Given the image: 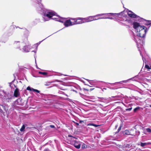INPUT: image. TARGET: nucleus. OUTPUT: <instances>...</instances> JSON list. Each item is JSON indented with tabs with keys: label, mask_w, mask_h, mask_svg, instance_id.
Segmentation results:
<instances>
[{
	"label": "nucleus",
	"mask_w": 151,
	"mask_h": 151,
	"mask_svg": "<svg viewBox=\"0 0 151 151\" xmlns=\"http://www.w3.org/2000/svg\"><path fill=\"white\" fill-rule=\"evenodd\" d=\"M133 27L135 29L137 35H135L134 33L132 32H131V34L132 35L134 40L137 43L138 49L140 52V55L142 56V59L144 63L145 62L146 64V59L142 54L141 51V50H142L143 49V45L144 44L143 42L141 40V39L142 38H144L145 37L146 34L148 31L149 28L147 29L145 26H141L137 22H134Z\"/></svg>",
	"instance_id": "1"
},
{
	"label": "nucleus",
	"mask_w": 151,
	"mask_h": 151,
	"mask_svg": "<svg viewBox=\"0 0 151 151\" xmlns=\"http://www.w3.org/2000/svg\"><path fill=\"white\" fill-rule=\"evenodd\" d=\"M116 14H114L113 13H102L99 14H98L95 16H90L86 18H83V20L84 23L90 22L93 20H95L99 19V18H97L98 17L101 16L103 15H106L109 14H111L112 15H114Z\"/></svg>",
	"instance_id": "2"
},
{
	"label": "nucleus",
	"mask_w": 151,
	"mask_h": 151,
	"mask_svg": "<svg viewBox=\"0 0 151 151\" xmlns=\"http://www.w3.org/2000/svg\"><path fill=\"white\" fill-rule=\"evenodd\" d=\"M127 14L128 15L131 17L135 18H136V19H138L139 21H146L145 19L142 18L140 17H139L137 16V15H136L133 12H132L130 11H129V12L127 13Z\"/></svg>",
	"instance_id": "3"
},
{
	"label": "nucleus",
	"mask_w": 151,
	"mask_h": 151,
	"mask_svg": "<svg viewBox=\"0 0 151 151\" xmlns=\"http://www.w3.org/2000/svg\"><path fill=\"white\" fill-rule=\"evenodd\" d=\"M124 12H121L120 13H116V14L114 15H112L111 14H110L111 16H113V17L116 16V15H121L122 16L120 17V19H119L120 21H127L128 22H129V20L127 19V17L126 15H124L123 14V13Z\"/></svg>",
	"instance_id": "4"
},
{
	"label": "nucleus",
	"mask_w": 151,
	"mask_h": 151,
	"mask_svg": "<svg viewBox=\"0 0 151 151\" xmlns=\"http://www.w3.org/2000/svg\"><path fill=\"white\" fill-rule=\"evenodd\" d=\"M83 18L78 17L76 18H71V20L73 21L74 25L84 23Z\"/></svg>",
	"instance_id": "5"
},
{
	"label": "nucleus",
	"mask_w": 151,
	"mask_h": 151,
	"mask_svg": "<svg viewBox=\"0 0 151 151\" xmlns=\"http://www.w3.org/2000/svg\"><path fill=\"white\" fill-rule=\"evenodd\" d=\"M14 81V80L12 82L10 83L9 85H10V87H11V88L12 87V86L13 85L14 86V87L15 88H16V89H15L14 91V96L15 97H17L19 96L20 94H19V89L17 87V86L15 85L14 84H13L12 83Z\"/></svg>",
	"instance_id": "6"
},
{
	"label": "nucleus",
	"mask_w": 151,
	"mask_h": 151,
	"mask_svg": "<svg viewBox=\"0 0 151 151\" xmlns=\"http://www.w3.org/2000/svg\"><path fill=\"white\" fill-rule=\"evenodd\" d=\"M23 43L20 42L19 41H15L14 42V45L15 46H16L17 49H19L20 50H21V45H22Z\"/></svg>",
	"instance_id": "7"
},
{
	"label": "nucleus",
	"mask_w": 151,
	"mask_h": 151,
	"mask_svg": "<svg viewBox=\"0 0 151 151\" xmlns=\"http://www.w3.org/2000/svg\"><path fill=\"white\" fill-rule=\"evenodd\" d=\"M105 82L102 81H98L96 80H92L90 82V84L91 85H96L98 83H102Z\"/></svg>",
	"instance_id": "8"
},
{
	"label": "nucleus",
	"mask_w": 151,
	"mask_h": 151,
	"mask_svg": "<svg viewBox=\"0 0 151 151\" xmlns=\"http://www.w3.org/2000/svg\"><path fill=\"white\" fill-rule=\"evenodd\" d=\"M74 145L76 148L79 149L81 147V144L79 141H74Z\"/></svg>",
	"instance_id": "9"
},
{
	"label": "nucleus",
	"mask_w": 151,
	"mask_h": 151,
	"mask_svg": "<svg viewBox=\"0 0 151 151\" xmlns=\"http://www.w3.org/2000/svg\"><path fill=\"white\" fill-rule=\"evenodd\" d=\"M151 144L150 142H144L143 143L140 142V143L138 144V145H140L141 147H144L146 146L147 145H149Z\"/></svg>",
	"instance_id": "10"
},
{
	"label": "nucleus",
	"mask_w": 151,
	"mask_h": 151,
	"mask_svg": "<svg viewBox=\"0 0 151 151\" xmlns=\"http://www.w3.org/2000/svg\"><path fill=\"white\" fill-rule=\"evenodd\" d=\"M30 48L29 47V46L28 45H26L24 46L23 48L22 49V50L23 51L25 52H29L30 50Z\"/></svg>",
	"instance_id": "11"
},
{
	"label": "nucleus",
	"mask_w": 151,
	"mask_h": 151,
	"mask_svg": "<svg viewBox=\"0 0 151 151\" xmlns=\"http://www.w3.org/2000/svg\"><path fill=\"white\" fill-rule=\"evenodd\" d=\"M5 95H4V97L6 99L10 100L12 99V96L9 93H4Z\"/></svg>",
	"instance_id": "12"
},
{
	"label": "nucleus",
	"mask_w": 151,
	"mask_h": 151,
	"mask_svg": "<svg viewBox=\"0 0 151 151\" xmlns=\"http://www.w3.org/2000/svg\"><path fill=\"white\" fill-rule=\"evenodd\" d=\"M123 133L124 135H131V132L128 130H126L123 132ZM131 135H132L131 134Z\"/></svg>",
	"instance_id": "13"
},
{
	"label": "nucleus",
	"mask_w": 151,
	"mask_h": 151,
	"mask_svg": "<svg viewBox=\"0 0 151 151\" xmlns=\"http://www.w3.org/2000/svg\"><path fill=\"white\" fill-rule=\"evenodd\" d=\"M127 82V81H120V82H116L114 83H110V84H111V85H116V84H122V82L126 83Z\"/></svg>",
	"instance_id": "14"
},
{
	"label": "nucleus",
	"mask_w": 151,
	"mask_h": 151,
	"mask_svg": "<svg viewBox=\"0 0 151 151\" xmlns=\"http://www.w3.org/2000/svg\"><path fill=\"white\" fill-rule=\"evenodd\" d=\"M21 99L19 98L16 101V103L18 105H20L21 103Z\"/></svg>",
	"instance_id": "15"
},
{
	"label": "nucleus",
	"mask_w": 151,
	"mask_h": 151,
	"mask_svg": "<svg viewBox=\"0 0 151 151\" xmlns=\"http://www.w3.org/2000/svg\"><path fill=\"white\" fill-rule=\"evenodd\" d=\"M87 126H94V127H96L99 126V125H97L96 124L92 123H89L87 124Z\"/></svg>",
	"instance_id": "16"
},
{
	"label": "nucleus",
	"mask_w": 151,
	"mask_h": 151,
	"mask_svg": "<svg viewBox=\"0 0 151 151\" xmlns=\"http://www.w3.org/2000/svg\"><path fill=\"white\" fill-rule=\"evenodd\" d=\"M97 18H98V17H97ZM100 19H113V18L112 17H101V18H99Z\"/></svg>",
	"instance_id": "17"
},
{
	"label": "nucleus",
	"mask_w": 151,
	"mask_h": 151,
	"mask_svg": "<svg viewBox=\"0 0 151 151\" xmlns=\"http://www.w3.org/2000/svg\"><path fill=\"white\" fill-rule=\"evenodd\" d=\"M87 145L86 144L83 143L82 145L81 148L83 149H84L87 148Z\"/></svg>",
	"instance_id": "18"
},
{
	"label": "nucleus",
	"mask_w": 151,
	"mask_h": 151,
	"mask_svg": "<svg viewBox=\"0 0 151 151\" xmlns=\"http://www.w3.org/2000/svg\"><path fill=\"white\" fill-rule=\"evenodd\" d=\"M145 25L147 26L149 25H151V21H146V23H145Z\"/></svg>",
	"instance_id": "19"
},
{
	"label": "nucleus",
	"mask_w": 151,
	"mask_h": 151,
	"mask_svg": "<svg viewBox=\"0 0 151 151\" xmlns=\"http://www.w3.org/2000/svg\"><path fill=\"white\" fill-rule=\"evenodd\" d=\"M111 97L115 98L114 100H119V95H117L115 96H111Z\"/></svg>",
	"instance_id": "20"
},
{
	"label": "nucleus",
	"mask_w": 151,
	"mask_h": 151,
	"mask_svg": "<svg viewBox=\"0 0 151 151\" xmlns=\"http://www.w3.org/2000/svg\"><path fill=\"white\" fill-rule=\"evenodd\" d=\"M140 108H141V107L139 106H137L136 108H135L134 109V112H136L137 110H139Z\"/></svg>",
	"instance_id": "21"
},
{
	"label": "nucleus",
	"mask_w": 151,
	"mask_h": 151,
	"mask_svg": "<svg viewBox=\"0 0 151 151\" xmlns=\"http://www.w3.org/2000/svg\"><path fill=\"white\" fill-rule=\"evenodd\" d=\"M25 128V127L24 125H23L22 126V127L20 129V131L21 132L23 131L24 130Z\"/></svg>",
	"instance_id": "22"
},
{
	"label": "nucleus",
	"mask_w": 151,
	"mask_h": 151,
	"mask_svg": "<svg viewBox=\"0 0 151 151\" xmlns=\"http://www.w3.org/2000/svg\"><path fill=\"white\" fill-rule=\"evenodd\" d=\"M39 73L40 74H41L43 75H46L47 74V73L45 72H39Z\"/></svg>",
	"instance_id": "23"
},
{
	"label": "nucleus",
	"mask_w": 151,
	"mask_h": 151,
	"mask_svg": "<svg viewBox=\"0 0 151 151\" xmlns=\"http://www.w3.org/2000/svg\"><path fill=\"white\" fill-rule=\"evenodd\" d=\"M145 67L148 70L151 69V65L149 66L148 65L146 64L145 65Z\"/></svg>",
	"instance_id": "24"
},
{
	"label": "nucleus",
	"mask_w": 151,
	"mask_h": 151,
	"mask_svg": "<svg viewBox=\"0 0 151 151\" xmlns=\"http://www.w3.org/2000/svg\"><path fill=\"white\" fill-rule=\"evenodd\" d=\"M122 127V125H120V126L119 127V128L117 130V132H116L115 134H116V133H118V132H119L120 131V130L121 129Z\"/></svg>",
	"instance_id": "25"
},
{
	"label": "nucleus",
	"mask_w": 151,
	"mask_h": 151,
	"mask_svg": "<svg viewBox=\"0 0 151 151\" xmlns=\"http://www.w3.org/2000/svg\"><path fill=\"white\" fill-rule=\"evenodd\" d=\"M32 89H33V88H31L29 86H28L27 88V90H28V91H32Z\"/></svg>",
	"instance_id": "26"
},
{
	"label": "nucleus",
	"mask_w": 151,
	"mask_h": 151,
	"mask_svg": "<svg viewBox=\"0 0 151 151\" xmlns=\"http://www.w3.org/2000/svg\"><path fill=\"white\" fill-rule=\"evenodd\" d=\"M146 130L148 132L151 133V129L150 128H146Z\"/></svg>",
	"instance_id": "27"
},
{
	"label": "nucleus",
	"mask_w": 151,
	"mask_h": 151,
	"mask_svg": "<svg viewBox=\"0 0 151 151\" xmlns=\"http://www.w3.org/2000/svg\"><path fill=\"white\" fill-rule=\"evenodd\" d=\"M32 91H35L37 92V93H39L40 92V91L37 89H32Z\"/></svg>",
	"instance_id": "28"
},
{
	"label": "nucleus",
	"mask_w": 151,
	"mask_h": 151,
	"mask_svg": "<svg viewBox=\"0 0 151 151\" xmlns=\"http://www.w3.org/2000/svg\"><path fill=\"white\" fill-rule=\"evenodd\" d=\"M104 83H98V84H99V86H102L103 85V84L104 83H106L105 82H104Z\"/></svg>",
	"instance_id": "29"
},
{
	"label": "nucleus",
	"mask_w": 151,
	"mask_h": 151,
	"mask_svg": "<svg viewBox=\"0 0 151 151\" xmlns=\"http://www.w3.org/2000/svg\"><path fill=\"white\" fill-rule=\"evenodd\" d=\"M132 109V107H131L130 108H128V109H126V111H130Z\"/></svg>",
	"instance_id": "30"
},
{
	"label": "nucleus",
	"mask_w": 151,
	"mask_h": 151,
	"mask_svg": "<svg viewBox=\"0 0 151 151\" xmlns=\"http://www.w3.org/2000/svg\"><path fill=\"white\" fill-rule=\"evenodd\" d=\"M43 151H50V150L48 148L45 149Z\"/></svg>",
	"instance_id": "31"
},
{
	"label": "nucleus",
	"mask_w": 151,
	"mask_h": 151,
	"mask_svg": "<svg viewBox=\"0 0 151 151\" xmlns=\"http://www.w3.org/2000/svg\"><path fill=\"white\" fill-rule=\"evenodd\" d=\"M2 106V107L5 110H6V108H5V106H4V105H1Z\"/></svg>",
	"instance_id": "32"
},
{
	"label": "nucleus",
	"mask_w": 151,
	"mask_h": 151,
	"mask_svg": "<svg viewBox=\"0 0 151 151\" xmlns=\"http://www.w3.org/2000/svg\"><path fill=\"white\" fill-rule=\"evenodd\" d=\"M68 137H73L74 138H75V139H76V138L75 137H73V136H72L71 135H68Z\"/></svg>",
	"instance_id": "33"
},
{
	"label": "nucleus",
	"mask_w": 151,
	"mask_h": 151,
	"mask_svg": "<svg viewBox=\"0 0 151 151\" xmlns=\"http://www.w3.org/2000/svg\"><path fill=\"white\" fill-rule=\"evenodd\" d=\"M122 104H123L126 107H128V106H127L123 102H121Z\"/></svg>",
	"instance_id": "34"
},
{
	"label": "nucleus",
	"mask_w": 151,
	"mask_h": 151,
	"mask_svg": "<svg viewBox=\"0 0 151 151\" xmlns=\"http://www.w3.org/2000/svg\"><path fill=\"white\" fill-rule=\"evenodd\" d=\"M98 98L99 99H102V100H104L105 99L104 98H103V97H98Z\"/></svg>",
	"instance_id": "35"
},
{
	"label": "nucleus",
	"mask_w": 151,
	"mask_h": 151,
	"mask_svg": "<svg viewBox=\"0 0 151 151\" xmlns=\"http://www.w3.org/2000/svg\"><path fill=\"white\" fill-rule=\"evenodd\" d=\"M50 127L52 128H54L55 127V126L53 125H50Z\"/></svg>",
	"instance_id": "36"
},
{
	"label": "nucleus",
	"mask_w": 151,
	"mask_h": 151,
	"mask_svg": "<svg viewBox=\"0 0 151 151\" xmlns=\"http://www.w3.org/2000/svg\"><path fill=\"white\" fill-rule=\"evenodd\" d=\"M74 123H75L77 125V126H78L79 125V123H75V122H73Z\"/></svg>",
	"instance_id": "37"
},
{
	"label": "nucleus",
	"mask_w": 151,
	"mask_h": 151,
	"mask_svg": "<svg viewBox=\"0 0 151 151\" xmlns=\"http://www.w3.org/2000/svg\"><path fill=\"white\" fill-rule=\"evenodd\" d=\"M119 23L121 25H122L123 24L122 23L120 22H119Z\"/></svg>",
	"instance_id": "38"
},
{
	"label": "nucleus",
	"mask_w": 151,
	"mask_h": 151,
	"mask_svg": "<svg viewBox=\"0 0 151 151\" xmlns=\"http://www.w3.org/2000/svg\"><path fill=\"white\" fill-rule=\"evenodd\" d=\"M86 80L87 81H88L89 82V83H90V81H91V80H88V79H86Z\"/></svg>",
	"instance_id": "39"
},
{
	"label": "nucleus",
	"mask_w": 151,
	"mask_h": 151,
	"mask_svg": "<svg viewBox=\"0 0 151 151\" xmlns=\"http://www.w3.org/2000/svg\"><path fill=\"white\" fill-rule=\"evenodd\" d=\"M132 104H129V106H131H131H132Z\"/></svg>",
	"instance_id": "40"
},
{
	"label": "nucleus",
	"mask_w": 151,
	"mask_h": 151,
	"mask_svg": "<svg viewBox=\"0 0 151 151\" xmlns=\"http://www.w3.org/2000/svg\"><path fill=\"white\" fill-rule=\"evenodd\" d=\"M82 122H83V121H82V120H80V121H79V123H82Z\"/></svg>",
	"instance_id": "41"
},
{
	"label": "nucleus",
	"mask_w": 151,
	"mask_h": 151,
	"mask_svg": "<svg viewBox=\"0 0 151 151\" xmlns=\"http://www.w3.org/2000/svg\"><path fill=\"white\" fill-rule=\"evenodd\" d=\"M84 90L85 91H88V89H86V88H83Z\"/></svg>",
	"instance_id": "42"
},
{
	"label": "nucleus",
	"mask_w": 151,
	"mask_h": 151,
	"mask_svg": "<svg viewBox=\"0 0 151 151\" xmlns=\"http://www.w3.org/2000/svg\"><path fill=\"white\" fill-rule=\"evenodd\" d=\"M84 90L85 91H88V89H86V88H83Z\"/></svg>",
	"instance_id": "43"
},
{
	"label": "nucleus",
	"mask_w": 151,
	"mask_h": 151,
	"mask_svg": "<svg viewBox=\"0 0 151 151\" xmlns=\"http://www.w3.org/2000/svg\"><path fill=\"white\" fill-rule=\"evenodd\" d=\"M45 39L43 40H42V41H40L39 43H37V44H39L42 41H43V40H45Z\"/></svg>",
	"instance_id": "44"
},
{
	"label": "nucleus",
	"mask_w": 151,
	"mask_h": 151,
	"mask_svg": "<svg viewBox=\"0 0 151 151\" xmlns=\"http://www.w3.org/2000/svg\"><path fill=\"white\" fill-rule=\"evenodd\" d=\"M63 75V74H61L60 73H59V74L57 75H58V76H61V75Z\"/></svg>",
	"instance_id": "45"
},
{
	"label": "nucleus",
	"mask_w": 151,
	"mask_h": 151,
	"mask_svg": "<svg viewBox=\"0 0 151 151\" xmlns=\"http://www.w3.org/2000/svg\"><path fill=\"white\" fill-rule=\"evenodd\" d=\"M94 89V88H91V89H90V91H92V90H93V89Z\"/></svg>",
	"instance_id": "46"
},
{
	"label": "nucleus",
	"mask_w": 151,
	"mask_h": 151,
	"mask_svg": "<svg viewBox=\"0 0 151 151\" xmlns=\"http://www.w3.org/2000/svg\"><path fill=\"white\" fill-rule=\"evenodd\" d=\"M32 52H33L35 53H36V50L33 51H32Z\"/></svg>",
	"instance_id": "47"
},
{
	"label": "nucleus",
	"mask_w": 151,
	"mask_h": 151,
	"mask_svg": "<svg viewBox=\"0 0 151 151\" xmlns=\"http://www.w3.org/2000/svg\"><path fill=\"white\" fill-rule=\"evenodd\" d=\"M117 127H118V125H116L115 126V128L116 129L117 128Z\"/></svg>",
	"instance_id": "48"
},
{
	"label": "nucleus",
	"mask_w": 151,
	"mask_h": 151,
	"mask_svg": "<svg viewBox=\"0 0 151 151\" xmlns=\"http://www.w3.org/2000/svg\"><path fill=\"white\" fill-rule=\"evenodd\" d=\"M149 107L151 108V104L149 105Z\"/></svg>",
	"instance_id": "49"
},
{
	"label": "nucleus",
	"mask_w": 151,
	"mask_h": 151,
	"mask_svg": "<svg viewBox=\"0 0 151 151\" xmlns=\"http://www.w3.org/2000/svg\"><path fill=\"white\" fill-rule=\"evenodd\" d=\"M36 67L37 69H39V68L37 66H36Z\"/></svg>",
	"instance_id": "50"
},
{
	"label": "nucleus",
	"mask_w": 151,
	"mask_h": 151,
	"mask_svg": "<svg viewBox=\"0 0 151 151\" xmlns=\"http://www.w3.org/2000/svg\"><path fill=\"white\" fill-rule=\"evenodd\" d=\"M54 81H52L51 82V83H54Z\"/></svg>",
	"instance_id": "51"
},
{
	"label": "nucleus",
	"mask_w": 151,
	"mask_h": 151,
	"mask_svg": "<svg viewBox=\"0 0 151 151\" xmlns=\"http://www.w3.org/2000/svg\"><path fill=\"white\" fill-rule=\"evenodd\" d=\"M86 85H87V86H89L90 87H91V86H89V85H87V84H86Z\"/></svg>",
	"instance_id": "52"
},
{
	"label": "nucleus",
	"mask_w": 151,
	"mask_h": 151,
	"mask_svg": "<svg viewBox=\"0 0 151 151\" xmlns=\"http://www.w3.org/2000/svg\"><path fill=\"white\" fill-rule=\"evenodd\" d=\"M64 76H67V75H64Z\"/></svg>",
	"instance_id": "53"
},
{
	"label": "nucleus",
	"mask_w": 151,
	"mask_h": 151,
	"mask_svg": "<svg viewBox=\"0 0 151 151\" xmlns=\"http://www.w3.org/2000/svg\"><path fill=\"white\" fill-rule=\"evenodd\" d=\"M56 81H58L59 80H57Z\"/></svg>",
	"instance_id": "54"
},
{
	"label": "nucleus",
	"mask_w": 151,
	"mask_h": 151,
	"mask_svg": "<svg viewBox=\"0 0 151 151\" xmlns=\"http://www.w3.org/2000/svg\"><path fill=\"white\" fill-rule=\"evenodd\" d=\"M73 91H75V92H76V91H75L74 90H73Z\"/></svg>",
	"instance_id": "55"
},
{
	"label": "nucleus",
	"mask_w": 151,
	"mask_h": 151,
	"mask_svg": "<svg viewBox=\"0 0 151 151\" xmlns=\"http://www.w3.org/2000/svg\"><path fill=\"white\" fill-rule=\"evenodd\" d=\"M109 99H111V98H110V97H109Z\"/></svg>",
	"instance_id": "56"
}]
</instances>
